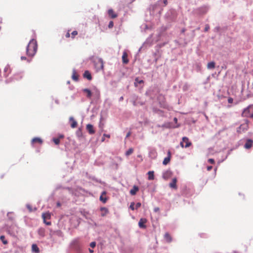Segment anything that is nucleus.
<instances>
[{
  "instance_id": "37",
  "label": "nucleus",
  "mask_w": 253,
  "mask_h": 253,
  "mask_svg": "<svg viewBox=\"0 0 253 253\" xmlns=\"http://www.w3.org/2000/svg\"><path fill=\"white\" fill-rule=\"evenodd\" d=\"M141 204L140 203H137L135 205V209H138L141 207Z\"/></svg>"
},
{
  "instance_id": "49",
  "label": "nucleus",
  "mask_w": 253,
  "mask_h": 253,
  "mask_svg": "<svg viewBox=\"0 0 253 253\" xmlns=\"http://www.w3.org/2000/svg\"><path fill=\"white\" fill-rule=\"evenodd\" d=\"M21 60H25L26 59V57L25 56H21Z\"/></svg>"
},
{
  "instance_id": "45",
  "label": "nucleus",
  "mask_w": 253,
  "mask_h": 253,
  "mask_svg": "<svg viewBox=\"0 0 253 253\" xmlns=\"http://www.w3.org/2000/svg\"><path fill=\"white\" fill-rule=\"evenodd\" d=\"M168 157H169V158H171V153L170 151H169L168 152Z\"/></svg>"
},
{
  "instance_id": "15",
  "label": "nucleus",
  "mask_w": 253,
  "mask_h": 253,
  "mask_svg": "<svg viewBox=\"0 0 253 253\" xmlns=\"http://www.w3.org/2000/svg\"><path fill=\"white\" fill-rule=\"evenodd\" d=\"M106 194V191H103L101 196H100L99 199L103 203H106L107 201V198L106 197H104V196H105Z\"/></svg>"
},
{
  "instance_id": "12",
  "label": "nucleus",
  "mask_w": 253,
  "mask_h": 253,
  "mask_svg": "<svg viewBox=\"0 0 253 253\" xmlns=\"http://www.w3.org/2000/svg\"><path fill=\"white\" fill-rule=\"evenodd\" d=\"M69 121L71 122V127L72 128H75L77 126V122L74 119L73 117H70L69 118Z\"/></svg>"
},
{
  "instance_id": "28",
  "label": "nucleus",
  "mask_w": 253,
  "mask_h": 253,
  "mask_svg": "<svg viewBox=\"0 0 253 253\" xmlns=\"http://www.w3.org/2000/svg\"><path fill=\"white\" fill-rule=\"evenodd\" d=\"M143 82H144L143 80H139L138 78H136L135 80L134 85L135 86H137V84H140L143 83Z\"/></svg>"
},
{
  "instance_id": "30",
  "label": "nucleus",
  "mask_w": 253,
  "mask_h": 253,
  "mask_svg": "<svg viewBox=\"0 0 253 253\" xmlns=\"http://www.w3.org/2000/svg\"><path fill=\"white\" fill-rule=\"evenodd\" d=\"M53 141L54 142V143L56 145H58L60 143V139L58 138H54L53 139Z\"/></svg>"
},
{
  "instance_id": "34",
  "label": "nucleus",
  "mask_w": 253,
  "mask_h": 253,
  "mask_svg": "<svg viewBox=\"0 0 253 253\" xmlns=\"http://www.w3.org/2000/svg\"><path fill=\"white\" fill-rule=\"evenodd\" d=\"M96 246V243L95 242H92L90 244V246L92 248H94Z\"/></svg>"
},
{
  "instance_id": "16",
  "label": "nucleus",
  "mask_w": 253,
  "mask_h": 253,
  "mask_svg": "<svg viewBox=\"0 0 253 253\" xmlns=\"http://www.w3.org/2000/svg\"><path fill=\"white\" fill-rule=\"evenodd\" d=\"M253 143V141L251 139H248L245 144V148L246 149H250L252 147Z\"/></svg>"
},
{
  "instance_id": "4",
  "label": "nucleus",
  "mask_w": 253,
  "mask_h": 253,
  "mask_svg": "<svg viewBox=\"0 0 253 253\" xmlns=\"http://www.w3.org/2000/svg\"><path fill=\"white\" fill-rule=\"evenodd\" d=\"M249 128V121L248 120H246L245 123L240 125L238 129V132H242L247 130Z\"/></svg>"
},
{
  "instance_id": "19",
  "label": "nucleus",
  "mask_w": 253,
  "mask_h": 253,
  "mask_svg": "<svg viewBox=\"0 0 253 253\" xmlns=\"http://www.w3.org/2000/svg\"><path fill=\"white\" fill-rule=\"evenodd\" d=\"M84 78L87 79L89 81L92 79L91 74L88 71H85L84 72Z\"/></svg>"
},
{
  "instance_id": "35",
  "label": "nucleus",
  "mask_w": 253,
  "mask_h": 253,
  "mask_svg": "<svg viewBox=\"0 0 253 253\" xmlns=\"http://www.w3.org/2000/svg\"><path fill=\"white\" fill-rule=\"evenodd\" d=\"M114 26V23L112 21H111L109 23V25H108V27L109 28H112Z\"/></svg>"
},
{
  "instance_id": "11",
  "label": "nucleus",
  "mask_w": 253,
  "mask_h": 253,
  "mask_svg": "<svg viewBox=\"0 0 253 253\" xmlns=\"http://www.w3.org/2000/svg\"><path fill=\"white\" fill-rule=\"evenodd\" d=\"M108 14L109 15V16L111 18L114 19V18L117 17V16H118V15L116 13H115V12L114 11V10L112 9H110L108 10Z\"/></svg>"
},
{
  "instance_id": "47",
  "label": "nucleus",
  "mask_w": 253,
  "mask_h": 253,
  "mask_svg": "<svg viewBox=\"0 0 253 253\" xmlns=\"http://www.w3.org/2000/svg\"><path fill=\"white\" fill-rule=\"evenodd\" d=\"M212 168V166H209L207 168V169H208V170H210Z\"/></svg>"
},
{
  "instance_id": "8",
  "label": "nucleus",
  "mask_w": 253,
  "mask_h": 253,
  "mask_svg": "<svg viewBox=\"0 0 253 253\" xmlns=\"http://www.w3.org/2000/svg\"><path fill=\"white\" fill-rule=\"evenodd\" d=\"M147 222V219L146 218H141L138 222V225L141 228H146V226L145 223Z\"/></svg>"
},
{
  "instance_id": "26",
  "label": "nucleus",
  "mask_w": 253,
  "mask_h": 253,
  "mask_svg": "<svg viewBox=\"0 0 253 253\" xmlns=\"http://www.w3.org/2000/svg\"><path fill=\"white\" fill-rule=\"evenodd\" d=\"M165 239L168 242H170L171 241V238L170 235L168 233H166L165 234Z\"/></svg>"
},
{
  "instance_id": "5",
  "label": "nucleus",
  "mask_w": 253,
  "mask_h": 253,
  "mask_svg": "<svg viewBox=\"0 0 253 253\" xmlns=\"http://www.w3.org/2000/svg\"><path fill=\"white\" fill-rule=\"evenodd\" d=\"M95 66L97 70H103L104 67V63L102 59H98L95 63Z\"/></svg>"
},
{
  "instance_id": "22",
  "label": "nucleus",
  "mask_w": 253,
  "mask_h": 253,
  "mask_svg": "<svg viewBox=\"0 0 253 253\" xmlns=\"http://www.w3.org/2000/svg\"><path fill=\"white\" fill-rule=\"evenodd\" d=\"M32 250L33 252H35L36 253H39L40 250L36 244H33L32 246Z\"/></svg>"
},
{
  "instance_id": "31",
  "label": "nucleus",
  "mask_w": 253,
  "mask_h": 253,
  "mask_svg": "<svg viewBox=\"0 0 253 253\" xmlns=\"http://www.w3.org/2000/svg\"><path fill=\"white\" fill-rule=\"evenodd\" d=\"M78 35V32L77 31H74L71 33V37L72 39H74L76 36Z\"/></svg>"
},
{
  "instance_id": "17",
  "label": "nucleus",
  "mask_w": 253,
  "mask_h": 253,
  "mask_svg": "<svg viewBox=\"0 0 253 253\" xmlns=\"http://www.w3.org/2000/svg\"><path fill=\"white\" fill-rule=\"evenodd\" d=\"M72 78L73 80L75 81H78L79 75L75 69L73 70Z\"/></svg>"
},
{
  "instance_id": "43",
  "label": "nucleus",
  "mask_w": 253,
  "mask_h": 253,
  "mask_svg": "<svg viewBox=\"0 0 253 253\" xmlns=\"http://www.w3.org/2000/svg\"><path fill=\"white\" fill-rule=\"evenodd\" d=\"M160 210V209L158 207H155L154 209V211L156 212H158Z\"/></svg>"
},
{
  "instance_id": "33",
  "label": "nucleus",
  "mask_w": 253,
  "mask_h": 253,
  "mask_svg": "<svg viewBox=\"0 0 253 253\" xmlns=\"http://www.w3.org/2000/svg\"><path fill=\"white\" fill-rule=\"evenodd\" d=\"M0 239L2 241L3 243L4 244H6L7 243V241L4 240V236H1Z\"/></svg>"
},
{
  "instance_id": "20",
  "label": "nucleus",
  "mask_w": 253,
  "mask_h": 253,
  "mask_svg": "<svg viewBox=\"0 0 253 253\" xmlns=\"http://www.w3.org/2000/svg\"><path fill=\"white\" fill-rule=\"evenodd\" d=\"M83 91L84 93H86V97L88 98H90L92 96V93L91 91L87 89V88H84L83 89Z\"/></svg>"
},
{
  "instance_id": "2",
  "label": "nucleus",
  "mask_w": 253,
  "mask_h": 253,
  "mask_svg": "<svg viewBox=\"0 0 253 253\" xmlns=\"http://www.w3.org/2000/svg\"><path fill=\"white\" fill-rule=\"evenodd\" d=\"M242 116L244 117L253 118V105L249 106L242 112Z\"/></svg>"
},
{
  "instance_id": "27",
  "label": "nucleus",
  "mask_w": 253,
  "mask_h": 253,
  "mask_svg": "<svg viewBox=\"0 0 253 253\" xmlns=\"http://www.w3.org/2000/svg\"><path fill=\"white\" fill-rule=\"evenodd\" d=\"M170 161V158H169V157H167L164 159V160L163 162V164L164 165H167V164H168L169 163Z\"/></svg>"
},
{
  "instance_id": "48",
  "label": "nucleus",
  "mask_w": 253,
  "mask_h": 253,
  "mask_svg": "<svg viewBox=\"0 0 253 253\" xmlns=\"http://www.w3.org/2000/svg\"><path fill=\"white\" fill-rule=\"evenodd\" d=\"M104 136H106V137H107L108 138H110V137L109 134H104Z\"/></svg>"
},
{
  "instance_id": "7",
  "label": "nucleus",
  "mask_w": 253,
  "mask_h": 253,
  "mask_svg": "<svg viewBox=\"0 0 253 253\" xmlns=\"http://www.w3.org/2000/svg\"><path fill=\"white\" fill-rule=\"evenodd\" d=\"M172 173L170 170H166L163 174V178L165 180H167L172 176Z\"/></svg>"
},
{
  "instance_id": "44",
  "label": "nucleus",
  "mask_w": 253,
  "mask_h": 253,
  "mask_svg": "<svg viewBox=\"0 0 253 253\" xmlns=\"http://www.w3.org/2000/svg\"><path fill=\"white\" fill-rule=\"evenodd\" d=\"M43 232H44L43 230H42L39 231V234H40V235L43 236H44Z\"/></svg>"
},
{
  "instance_id": "40",
  "label": "nucleus",
  "mask_w": 253,
  "mask_h": 253,
  "mask_svg": "<svg viewBox=\"0 0 253 253\" xmlns=\"http://www.w3.org/2000/svg\"><path fill=\"white\" fill-rule=\"evenodd\" d=\"M208 161L211 164H214V160L213 159H209Z\"/></svg>"
},
{
  "instance_id": "21",
  "label": "nucleus",
  "mask_w": 253,
  "mask_h": 253,
  "mask_svg": "<svg viewBox=\"0 0 253 253\" xmlns=\"http://www.w3.org/2000/svg\"><path fill=\"white\" fill-rule=\"evenodd\" d=\"M32 143H38L39 144H42V139H41L40 138H39V137H35L32 140Z\"/></svg>"
},
{
  "instance_id": "52",
  "label": "nucleus",
  "mask_w": 253,
  "mask_h": 253,
  "mask_svg": "<svg viewBox=\"0 0 253 253\" xmlns=\"http://www.w3.org/2000/svg\"><path fill=\"white\" fill-rule=\"evenodd\" d=\"M89 252L90 253H92L93 252V250H91V249H89Z\"/></svg>"
},
{
  "instance_id": "46",
  "label": "nucleus",
  "mask_w": 253,
  "mask_h": 253,
  "mask_svg": "<svg viewBox=\"0 0 253 253\" xmlns=\"http://www.w3.org/2000/svg\"><path fill=\"white\" fill-rule=\"evenodd\" d=\"M131 135V132L130 131H129L127 134H126V137H129V136Z\"/></svg>"
},
{
  "instance_id": "54",
  "label": "nucleus",
  "mask_w": 253,
  "mask_h": 253,
  "mask_svg": "<svg viewBox=\"0 0 253 253\" xmlns=\"http://www.w3.org/2000/svg\"><path fill=\"white\" fill-rule=\"evenodd\" d=\"M184 31H185V30L183 29V30H182V33H184Z\"/></svg>"
},
{
  "instance_id": "25",
  "label": "nucleus",
  "mask_w": 253,
  "mask_h": 253,
  "mask_svg": "<svg viewBox=\"0 0 253 253\" xmlns=\"http://www.w3.org/2000/svg\"><path fill=\"white\" fill-rule=\"evenodd\" d=\"M207 68L209 69H214L215 68V63L214 62H211L208 63Z\"/></svg>"
},
{
  "instance_id": "24",
  "label": "nucleus",
  "mask_w": 253,
  "mask_h": 253,
  "mask_svg": "<svg viewBox=\"0 0 253 253\" xmlns=\"http://www.w3.org/2000/svg\"><path fill=\"white\" fill-rule=\"evenodd\" d=\"M148 175L149 180H153L154 179V174L153 171H149L148 172Z\"/></svg>"
},
{
  "instance_id": "53",
  "label": "nucleus",
  "mask_w": 253,
  "mask_h": 253,
  "mask_svg": "<svg viewBox=\"0 0 253 253\" xmlns=\"http://www.w3.org/2000/svg\"><path fill=\"white\" fill-rule=\"evenodd\" d=\"M167 1L166 0H164V3H165V4H167Z\"/></svg>"
},
{
  "instance_id": "3",
  "label": "nucleus",
  "mask_w": 253,
  "mask_h": 253,
  "mask_svg": "<svg viewBox=\"0 0 253 253\" xmlns=\"http://www.w3.org/2000/svg\"><path fill=\"white\" fill-rule=\"evenodd\" d=\"M180 145L182 148H187L190 146L192 145V143L189 141L188 137H183L182 138V141L180 142Z\"/></svg>"
},
{
  "instance_id": "38",
  "label": "nucleus",
  "mask_w": 253,
  "mask_h": 253,
  "mask_svg": "<svg viewBox=\"0 0 253 253\" xmlns=\"http://www.w3.org/2000/svg\"><path fill=\"white\" fill-rule=\"evenodd\" d=\"M233 101V99L232 98H231V97H229L228 98V102L229 103H232Z\"/></svg>"
},
{
  "instance_id": "29",
  "label": "nucleus",
  "mask_w": 253,
  "mask_h": 253,
  "mask_svg": "<svg viewBox=\"0 0 253 253\" xmlns=\"http://www.w3.org/2000/svg\"><path fill=\"white\" fill-rule=\"evenodd\" d=\"M133 152V149L132 148H129L126 152V155L128 156L130 155H131Z\"/></svg>"
},
{
  "instance_id": "55",
  "label": "nucleus",
  "mask_w": 253,
  "mask_h": 253,
  "mask_svg": "<svg viewBox=\"0 0 253 253\" xmlns=\"http://www.w3.org/2000/svg\"><path fill=\"white\" fill-rule=\"evenodd\" d=\"M60 137L63 138V135H61V136H60Z\"/></svg>"
},
{
  "instance_id": "32",
  "label": "nucleus",
  "mask_w": 253,
  "mask_h": 253,
  "mask_svg": "<svg viewBox=\"0 0 253 253\" xmlns=\"http://www.w3.org/2000/svg\"><path fill=\"white\" fill-rule=\"evenodd\" d=\"M135 204L134 202H131L130 203V206H129V208L131 210H134L135 208L134 207V206Z\"/></svg>"
},
{
  "instance_id": "10",
  "label": "nucleus",
  "mask_w": 253,
  "mask_h": 253,
  "mask_svg": "<svg viewBox=\"0 0 253 253\" xmlns=\"http://www.w3.org/2000/svg\"><path fill=\"white\" fill-rule=\"evenodd\" d=\"M86 129L88 133L90 134H93L95 133V130L93 128V126L91 124H87L86 125Z\"/></svg>"
},
{
  "instance_id": "50",
  "label": "nucleus",
  "mask_w": 253,
  "mask_h": 253,
  "mask_svg": "<svg viewBox=\"0 0 253 253\" xmlns=\"http://www.w3.org/2000/svg\"><path fill=\"white\" fill-rule=\"evenodd\" d=\"M57 206L58 207H59L61 206V204H60V203L59 202L57 203Z\"/></svg>"
},
{
  "instance_id": "6",
  "label": "nucleus",
  "mask_w": 253,
  "mask_h": 253,
  "mask_svg": "<svg viewBox=\"0 0 253 253\" xmlns=\"http://www.w3.org/2000/svg\"><path fill=\"white\" fill-rule=\"evenodd\" d=\"M42 217L44 220V222L46 224V225H50L51 224V222H46L45 221V219H49L51 217V214L50 212H45V213H43L42 214Z\"/></svg>"
},
{
  "instance_id": "13",
  "label": "nucleus",
  "mask_w": 253,
  "mask_h": 253,
  "mask_svg": "<svg viewBox=\"0 0 253 253\" xmlns=\"http://www.w3.org/2000/svg\"><path fill=\"white\" fill-rule=\"evenodd\" d=\"M122 61L123 63L126 64L128 63V60L127 59V54L126 52L124 51L123 53Z\"/></svg>"
},
{
  "instance_id": "51",
  "label": "nucleus",
  "mask_w": 253,
  "mask_h": 253,
  "mask_svg": "<svg viewBox=\"0 0 253 253\" xmlns=\"http://www.w3.org/2000/svg\"><path fill=\"white\" fill-rule=\"evenodd\" d=\"M175 123H177V119L176 118H174L173 119Z\"/></svg>"
},
{
  "instance_id": "9",
  "label": "nucleus",
  "mask_w": 253,
  "mask_h": 253,
  "mask_svg": "<svg viewBox=\"0 0 253 253\" xmlns=\"http://www.w3.org/2000/svg\"><path fill=\"white\" fill-rule=\"evenodd\" d=\"M177 178L176 177L173 178L172 179V181L169 184V186L174 189H177V186L176 185Z\"/></svg>"
},
{
  "instance_id": "39",
  "label": "nucleus",
  "mask_w": 253,
  "mask_h": 253,
  "mask_svg": "<svg viewBox=\"0 0 253 253\" xmlns=\"http://www.w3.org/2000/svg\"><path fill=\"white\" fill-rule=\"evenodd\" d=\"M210 29V26L209 25H206L205 28V31L207 32Z\"/></svg>"
},
{
  "instance_id": "36",
  "label": "nucleus",
  "mask_w": 253,
  "mask_h": 253,
  "mask_svg": "<svg viewBox=\"0 0 253 253\" xmlns=\"http://www.w3.org/2000/svg\"><path fill=\"white\" fill-rule=\"evenodd\" d=\"M13 215V213L12 212H8L7 213V216L8 217L11 219V220H13V218L12 217V215Z\"/></svg>"
},
{
  "instance_id": "18",
  "label": "nucleus",
  "mask_w": 253,
  "mask_h": 253,
  "mask_svg": "<svg viewBox=\"0 0 253 253\" xmlns=\"http://www.w3.org/2000/svg\"><path fill=\"white\" fill-rule=\"evenodd\" d=\"M139 188L137 186H133V188L130 190V194L131 195H134L136 194V192L138 191Z\"/></svg>"
},
{
  "instance_id": "42",
  "label": "nucleus",
  "mask_w": 253,
  "mask_h": 253,
  "mask_svg": "<svg viewBox=\"0 0 253 253\" xmlns=\"http://www.w3.org/2000/svg\"><path fill=\"white\" fill-rule=\"evenodd\" d=\"M69 31H68V32L66 33V34L65 35V37L66 38H69L70 37V33H69Z\"/></svg>"
},
{
  "instance_id": "1",
  "label": "nucleus",
  "mask_w": 253,
  "mask_h": 253,
  "mask_svg": "<svg viewBox=\"0 0 253 253\" xmlns=\"http://www.w3.org/2000/svg\"><path fill=\"white\" fill-rule=\"evenodd\" d=\"M38 44L36 40L32 39L29 42L26 48L27 55L30 57L35 55L37 51Z\"/></svg>"
},
{
  "instance_id": "23",
  "label": "nucleus",
  "mask_w": 253,
  "mask_h": 253,
  "mask_svg": "<svg viewBox=\"0 0 253 253\" xmlns=\"http://www.w3.org/2000/svg\"><path fill=\"white\" fill-rule=\"evenodd\" d=\"M76 135L78 137L81 138L83 136V132L82 129L81 128H79L76 131Z\"/></svg>"
},
{
  "instance_id": "14",
  "label": "nucleus",
  "mask_w": 253,
  "mask_h": 253,
  "mask_svg": "<svg viewBox=\"0 0 253 253\" xmlns=\"http://www.w3.org/2000/svg\"><path fill=\"white\" fill-rule=\"evenodd\" d=\"M100 211L101 212V215L102 216H105L109 213L108 209L105 207L101 208Z\"/></svg>"
},
{
  "instance_id": "41",
  "label": "nucleus",
  "mask_w": 253,
  "mask_h": 253,
  "mask_svg": "<svg viewBox=\"0 0 253 253\" xmlns=\"http://www.w3.org/2000/svg\"><path fill=\"white\" fill-rule=\"evenodd\" d=\"M27 209L29 210V211H32V207H31V206L30 205H27Z\"/></svg>"
}]
</instances>
